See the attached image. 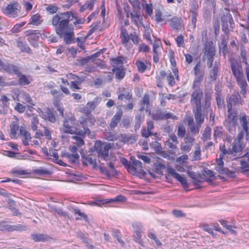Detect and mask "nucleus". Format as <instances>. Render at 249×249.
Segmentation results:
<instances>
[{
    "label": "nucleus",
    "mask_w": 249,
    "mask_h": 249,
    "mask_svg": "<svg viewBox=\"0 0 249 249\" xmlns=\"http://www.w3.org/2000/svg\"><path fill=\"white\" fill-rule=\"evenodd\" d=\"M69 13H61L55 15L52 19V25L54 27L56 34L64 38L67 44L71 43L74 39L73 27L68 26Z\"/></svg>",
    "instance_id": "obj_1"
},
{
    "label": "nucleus",
    "mask_w": 249,
    "mask_h": 249,
    "mask_svg": "<svg viewBox=\"0 0 249 249\" xmlns=\"http://www.w3.org/2000/svg\"><path fill=\"white\" fill-rule=\"evenodd\" d=\"M229 62L232 74L241 89L240 93L244 96L246 93L248 84L243 73L242 65L240 62L232 57L229 59Z\"/></svg>",
    "instance_id": "obj_2"
},
{
    "label": "nucleus",
    "mask_w": 249,
    "mask_h": 249,
    "mask_svg": "<svg viewBox=\"0 0 249 249\" xmlns=\"http://www.w3.org/2000/svg\"><path fill=\"white\" fill-rule=\"evenodd\" d=\"M229 62L232 74L241 89L240 93L244 96L246 93L248 84L243 73L242 65L240 62L232 57L229 59Z\"/></svg>",
    "instance_id": "obj_3"
},
{
    "label": "nucleus",
    "mask_w": 249,
    "mask_h": 249,
    "mask_svg": "<svg viewBox=\"0 0 249 249\" xmlns=\"http://www.w3.org/2000/svg\"><path fill=\"white\" fill-rule=\"evenodd\" d=\"M80 111L85 114V116L80 117L78 120V123L83 128V131L79 132L80 135L82 137H84L86 134H87L89 137H91V132L87 126V124L89 123V126L94 125L95 119L91 114V111L86 106L81 107Z\"/></svg>",
    "instance_id": "obj_4"
},
{
    "label": "nucleus",
    "mask_w": 249,
    "mask_h": 249,
    "mask_svg": "<svg viewBox=\"0 0 249 249\" xmlns=\"http://www.w3.org/2000/svg\"><path fill=\"white\" fill-rule=\"evenodd\" d=\"M227 103V108L228 113V119L232 125L235 126L237 124L235 116L233 114L231 111L233 105H237L241 104V98L237 92H234L231 94H229L226 98Z\"/></svg>",
    "instance_id": "obj_5"
},
{
    "label": "nucleus",
    "mask_w": 249,
    "mask_h": 249,
    "mask_svg": "<svg viewBox=\"0 0 249 249\" xmlns=\"http://www.w3.org/2000/svg\"><path fill=\"white\" fill-rule=\"evenodd\" d=\"M111 147L110 143H104L101 141H96L94 145V148L97 152L98 158L105 160L109 159L108 152Z\"/></svg>",
    "instance_id": "obj_6"
},
{
    "label": "nucleus",
    "mask_w": 249,
    "mask_h": 249,
    "mask_svg": "<svg viewBox=\"0 0 249 249\" xmlns=\"http://www.w3.org/2000/svg\"><path fill=\"white\" fill-rule=\"evenodd\" d=\"M130 161L127 166V170L132 174H140L144 176L146 173L142 169V163L140 160L130 158Z\"/></svg>",
    "instance_id": "obj_7"
},
{
    "label": "nucleus",
    "mask_w": 249,
    "mask_h": 249,
    "mask_svg": "<svg viewBox=\"0 0 249 249\" xmlns=\"http://www.w3.org/2000/svg\"><path fill=\"white\" fill-rule=\"evenodd\" d=\"M191 95L190 103L193 108L202 107L201 99L203 97V90L200 88L194 89Z\"/></svg>",
    "instance_id": "obj_8"
},
{
    "label": "nucleus",
    "mask_w": 249,
    "mask_h": 249,
    "mask_svg": "<svg viewBox=\"0 0 249 249\" xmlns=\"http://www.w3.org/2000/svg\"><path fill=\"white\" fill-rule=\"evenodd\" d=\"M69 149L71 153L64 151L62 153V156L67 158L71 163H76L79 159V155L77 153V146L71 145L69 147Z\"/></svg>",
    "instance_id": "obj_9"
},
{
    "label": "nucleus",
    "mask_w": 249,
    "mask_h": 249,
    "mask_svg": "<svg viewBox=\"0 0 249 249\" xmlns=\"http://www.w3.org/2000/svg\"><path fill=\"white\" fill-rule=\"evenodd\" d=\"M195 142L196 139L194 137L189 133L187 134L184 138L183 142L181 143L180 150L186 153L190 152Z\"/></svg>",
    "instance_id": "obj_10"
},
{
    "label": "nucleus",
    "mask_w": 249,
    "mask_h": 249,
    "mask_svg": "<svg viewBox=\"0 0 249 249\" xmlns=\"http://www.w3.org/2000/svg\"><path fill=\"white\" fill-rule=\"evenodd\" d=\"M120 30L121 31L120 37L121 39V42L123 44H126L130 40L129 31H133L134 29L132 26L126 27L124 26H121Z\"/></svg>",
    "instance_id": "obj_11"
},
{
    "label": "nucleus",
    "mask_w": 249,
    "mask_h": 249,
    "mask_svg": "<svg viewBox=\"0 0 249 249\" xmlns=\"http://www.w3.org/2000/svg\"><path fill=\"white\" fill-rule=\"evenodd\" d=\"M154 128V123L152 121H148L147 122L146 127H143L141 130V134L142 137L145 138H147L150 136L157 137V133H154L152 131Z\"/></svg>",
    "instance_id": "obj_12"
},
{
    "label": "nucleus",
    "mask_w": 249,
    "mask_h": 249,
    "mask_svg": "<svg viewBox=\"0 0 249 249\" xmlns=\"http://www.w3.org/2000/svg\"><path fill=\"white\" fill-rule=\"evenodd\" d=\"M167 173L173 178L177 179L184 187H188L187 180L184 177L177 173L173 168L168 167L167 168Z\"/></svg>",
    "instance_id": "obj_13"
},
{
    "label": "nucleus",
    "mask_w": 249,
    "mask_h": 249,
    "mask_svg": "<svg viewBox=\"0 0 249 249\" xmlns=\"http://www.w3.org/2000/svg\"><path fill=\"white\" fill-rule=\"evenodd\" d=\"M18 136L23 138L22 141L23 145H28L29 144L28 141H30L32 137L30 133L27 131L25 125L23 124V125L20 126Z\"/></svg>",
    "instance_id": "obj_14"
},
{
    "label": "nucleus",
    "mask_w": 249,
    "mask_h": 249,
    "mask_svg": "<svg viewBox=\"0 0 249 249\" xmlns=\"http://www.w3.org/2000/svg\"><path fill=\"white\" fill-rule=\"evenodd\" d=\"M193 111L196 123L201 126L202 124H203L204 122L205 117V114L202 107L193 108Z\"/></svg>",
    "instance_id": "obj_15"
},
{
    "label": "nucleus",
    "mask_w": 249,
    "mask_h": 249,
    "mask_svg": "<svg viewBox=\"0 0 249 249\" xmlns=\"http://www.w3.org/2000/svg\"><path fill=\"white\" fill-rule=\"evenodd\" d=\"M17 100L23 103H28L32 106L35 104L31 98L30 95L24 91H20L17 96Z\"/></svg>",
    "instance_id": "obj_16"
},
{
    "label": "nucleus",
    "mask_w": 249,
    "mask_h": 249,
    "mask_svg": "<svg viewBox=\"0 0 249 249\" xmlns=\"http://www.w3.org/2000/svg\"><path fill=\"white\" fill-rule=\"evenodd\" d=\"M160 77L166 78L169 86L173 87L175 85V75L173 74L170 70L167 71H160Z\"/></svg>",
    "instance_id": "obj_17"
},
{
    "label": "nucleus",
    "mask_w": 249,
    "mask_h": 249,
    "mask_svg": "<svg viewBox=\"0 0 249 249\" xmlns=\"http://www.w3.org/2000/svg\"><path fill=\"white\" fill-rule=\"evenodd\" d=\"M245 147L243 142H239L233 141L231 144V148L230 149V155L235 156L237 153L242 151Z\"/></svg>",
    "instance_id": "obj_18"
},
{
    "label": "nucleus",
    "mask_w": 249,
    "mask_h": 249,
    "mask_svg": "<svg viewBox=\"0 0 249 249\" xmlns=\"http://www.w3.org/2000/svg\"><path fill=\"white\" fill-rule=\"evenodd\" d=\"M40 116L44 119L47 120L51 123H54L56 121V118L52 111L49 108L44 109L40 112Z\"/></svg>",
    "instance_id": "obj_19"
},
{
    "label": "nucleus",
    "mask_w": 249,
    "mask_h": 249,
    "mask_svg": "<svg viewBox=\"0 0 249 249\" xmlns=\"http://www.w3.org/2000/svg\"><path fill=\"white\" fill-rule=\"evenodd\" d=\"M17 77L18 78V83L20 86H25L29 85L32 81L30 76H26L21 73L17 70Z\"/></svg>",
    "instance_id": "obj_20"
},
{
    "label": "nucleus",
    "mask_w": 249,
    "mask_h": 249,
    "mask_svg": "<svg viewBox=\"0 0 249 249\" xmlns=\"http://www.w3.org/2000/svg\"><path fill=\"white\" fill-rule=\"evenodd\" d=\"M65 13H69L68 26H69L70 21L73 19L75 21L73 22V24L75 25V27L77 29L81 28V27L78 25L84 24L85 21V19L84 18H79L78 17L74 16L72 11H67Z\"/></svg>",
    "instance_id": "obj_21"
},
{
    "label": "nucleus",
    "mask_w": 249,
    "mask_h": 249,
    "mask_svg": "<svg viewBox=\"0 0 249 249\" xmlns=\"http://www.w3.org/2000/svg\"><path fill=\"white\" fill-rule=\"evenodd\" d=\"M123 115V111L120 109L116 112L115 114L113 116L109 124L110 129L113 130L118 125L120 122Z\"/></svg>",
    "instance_id": "obj_22"
},
{
    "label": "nucleus",
    "mask_w": 249,
    "mask_h": 249,
    "mask_svg": "<svg viewBox=\"0 0 249 249\" xmlns=\"http://www.w3.org/2000/svg\"><path fill=\"white\" fill-rule=\"evenodd\" d=\"M187 125L189 128L191 133L193 135H196L199 132V130L201 127L199 124H195L194 120L193 118H189L187 121Z\"/></svg>",
    "instance_id": "obj_23"
},
{
    "label": "nucleus",
    "mask_w": 249,
    "mask_h": 249,
    "mask_svg": "<svg viewBox=\"0 0 249 249\" xmlns=\"http://www.w3.org/2000/svg\"><path fill=\"white\" fill-rule=\"evenodd\" d=\"M239 122L247 135L249 134V118L245 114L240 115Z\"/></svg>",
    "instance_id": "obj_24"
},
{
    "label": "nucleus",
    "mask_w": 249,
    "mask_h": 249,
    "mask_svg": "<svg viewBox=\"0 0 249 249\" xmlns=\"http://www.w3.org/2000/svg\"><path fill=\"white\" fill-rule=\"evenodd\" d=\"M178 141L177 137L175 134H171L169 139L165 142V145L169 148L175 149L177 147Z\"/></svg>",
    "instance_id": "obj_25"
},
{
    "label": "nucleus",
    "mask_w": 249,
    "mask_h": 249,
    "mask_svg": "<svg viewBox=\"0 0 249 249\" xmlns=\"http://www.w3.org/2000/svg\"><path fill=\"white\" fill-rule=\"evenodd\" d=\"M169 22L170 26L173 30H178L183 27L181 18L175 17L171 19Z\"/></svg>",
    "instance_id": "obj_26"
},
{
    "label": "nucleus",
    "mask_w": 249,
    "mask_h": 249,
    "mask_svg": "<svg viewBox=\"0 0 249 249\" xmlns=\"http://www.w3.org/2000/svg\"><path fill=\"white\" fill-rule=\"evenodd\" d=\"M130 16L132 22L136 26H138V21L142 17L140 16V8H133V11L130 12Z\"/></svg>",
    "instance_id": "obj_27"
},
{
    "label": "nucleus",
    "mask_w": 249,
    "mask_h": 249,
    "mask_svg": "<svg viewBox=\"0 0 249 249\" xmlns=\"http://www.w3.org/2000/svg\"><path fill=\"white\" fill-rule=\"evenodd\" d=\"M117 94L118 95V99L121 100L124 99L129 100L132 97V95L130 92L124 88L119 89L117 92Z\"/></svg>",
    "instance_id": "obj_28"
},
{
    "label": "nucleus",
    "mask_w": 249,
    "mask_h": 249,
    "mask_svg": "<svg viewBox=\"0 0 249 249\" xmlns=\"http://www.w3.org/2000/svg\"><path fill=\"white\" fill-rule=\"evenodd\" d=\"M0 71H7L11 73L13 71L16 72L15 66L11 64H5L0 59Z\"/></svg>",
    "instance_id": "obj_29"
},
{
    "label": "nucleus",
    "mask_w": 249,
    "mask_h": 249,
    "mask_svg": "<svg viewBox=\"0 0 249 249\" xmlns=\"http://www.w3.org/2000/svg\"><path fill=\"white\" fill-rule=\"evenodd\" d=\"M204 53L208 57H213L214 55V48L213 46V43H208L205 44L204 49Z\"/></svg>",
    "instance_id": "obj_30"
},
{
    "label": "nucleus",
    "mask_w": 249,
    "mask_h": 249,
    "mask_svg": "<svg viewBox=\"0 0 249 249\" xmlns=\"http://www.w3.org/2000/svg\"><path fill=\"white\" fill-rule=\"evenodd\" d=\"M122 141L129 144L134 143L138 139L135 134L123 135L122 136Z\"/></svg>",
    "instance_id": "obj_31"
},
{
    "label": "nucleus",
    "mask_w": 249,
    "mask_h": 249,
    "mask_svg": "<svg viewBox=\"0 0 249 249\" xmlns=\"http://www.w3.org/2000/svg\"><path fill=\"white\" fill-rule=\"evenodd\" d=\"M221 40L219 46L220 49L222 50L223 53L224 54L225 52H226L227 50V46L229 38L228 34L222 35H221Z\"/></svg>",
    "instance_id": "obj_32"
},
{
    "label": "nucleus",
    "mask_w": 249,
    "mask_h": 249,
    "mask_svg": "<svg viewBox=\"0 0 249 249\" xmlns=\"http://www.w3.org/2000/svg\"><path fill=\"white\" fill-rule=\"evenodd\" d=\"M31 237L35 242H44L50 239L48 235L44 234H32Z\"/></svg>",
    "instance_id": "obj_33"
},
{
    "label": "nucleus",
    "mask_w": 249,
    "mask_h": 249,
    "mask_svg": "<svg viewBox=\"0 0 249 249\" xmlns=\"http://www.w3.org/2000/svg\"><path fill=\"white\" fill-rule=\"evenodd\" d=\"M41 16L39 14H32L29 24L38 26L41 23Z\"/></svg>",
    "instance_id": "obj_34"
},
{
    "label": "nucleus",
    "mask_w": 249,
    "mask_h": 249,
    "mask_svg": "<svg viewBox=\"0 0 249 249\" xmlns=\"http://www.w3.org/2000/svg\"><path fill=\"white\" fill-rule=\"evenodd\" d=\"M191 24L188 25L189 31L194 30L196 27L197 13L196 11H191Z\"/></svg>",
    "instance_id": "obj_35"
},
{
    "label": "nucleus",
    "mask_w": 249,
    "mask_h": 249,
    "mask_svg": "<svg viewBox=\"0 0 249 249\" xmlns=\"http://www.w3.org/2000/svg\"><path fill=\"white\" fill-rule=\"evenodd\" d=\"M215 170L220 174H225L226 175L229 176H231V175L233 173L228 168L224 167V165H216L215 167Z\"/></svg>",
    "instance_id": "obj_36"
},
{
    "label": "nucleus",
    "mask_w": 249,
    "mask_h": 249,
    "mask_svg": "<svg viewBox=\"0 0 249 249\" xmlns=\"http://www.w3.org/2000/svg\"><path fill=\"white\" fill-rule=\"evenodd\" d=\"M101 101V99L99 97L95 98L92 101L89 102L87 104V107H88L90 111L93 110L99 105Z\"/></svg>",
    "instance_id": "obj_37"
},
{
    "label": "nucleus",
    "mask_w": 249,
    "mask_h": 249,
    "mask_svg": "<svg viewBox=\"0 0 249 249\" xmlns=\"http://www.w3.org/2000/svg\"><path fill=\"white\" fill-rule=\"evenodd\" d=\"M170 61L171 64V65L172 66V71L174 73L175 76L176 77V78L178 80L179 79V75H178V70L176 67V62L175 60V59L173 56V54H172L171 56L170 57Z\"/></svg>",
    "instance_id": "obj_38"
},
{
    "label": "nucleus",
    "mask_w": 249,
    "mask_h": 249,
    "mask_svg": "<svg viewBox=\"0 0 249 249\" xmlns=\"http://www.w3.org/2000/svg\"><path fill=\"white\" fill-rule=\"evenodd\" d=\"M15 4H8L6 8L3 10L4 14L11 17H14L15 16Z\"/></svg>",
    "instance_id": "obj_39"
},
{
    "label": "nucleus",
    "mask_w": 249,
    "mask_h": 249,
    "mask_svg": "<svg viewBox=\"0 0 249 249\" xmlns=\"http://www.w3.org/2000/svg\"><path fill=\"white\" fill-rule=\"evenodd\" d=\"M145 63L143 61L140 60H137L136 61L135 64L137 66L138 70L139 72L143 73L147 69L148 67V63L147 61H145Z\"/></svg>",
    "instance_id": "obj_40"
},
{
    "label": "nucleus",
    "mask_w": 249,
    "mask_h": 249,
    "mask_svg": "<svg viewBox=\"0 0 249 249\" xmlns=\"http://www.w3.org/2000/svg\"><path fill=\"white\" fill-rule=\"evenodd\" d=\"M211 138V128L207 126L204 130L201 139L203 142L210 140Z\"/></svg>",
    "instance_id": "obj_41"
},
{
    "label": "nucleus",
    "mask_w": 249,
    "mask_h": 249,
    "mask_svg": "<svg viewBox=\"0 0 249 249\" xmlns=\"http://www.w3.org/2000/svg\"><path fill=\"white\" fill-rule=\"evenodd\" d=\"M144 120V115H142V114H137L135 116V124L134 125V130L135 131H136L137 130H138L141 124L143 122Z\"/></svg>",
    "instance_id": "obj_42"
},
{
    "label": "nucleus",
    "mask_w": 249,
    "mask_h": 249,
    "mask_svg": "<svg viewBox=\"0 0 249 249\" xmlns=\"http://www.w3.org/2000/svg\"><path fill=\"white\" fill-rule=\"evenodd\" d=\"M18 46L22 52H25L29 54L32 53V51L25 42L18 41Z\"/></svg>",
    "instance_id": "obj_43"
},
{
    "label": "nucleus",
    "mask_w": 249,
    "mask_h": 249,
    "mask_svg": "<svg viewBox=\"0 0 249 249\" xmlns=\"http://www.w3.org/2000/svg\"><path fill=\"white\" fill-rule=\"evenodd\" d=\"M223 135V131L222 127L216 126L213 131V139L217 142V139H220Z\"/></svg>",
    "instance_id": "obj_44"
},
{
    "label": "nucleus",
    "mask_w": 249,
    "mask_h": 249,
    "mask_svg": "<svg viewBox=\"0 0 249 249\" xmlns=\"http://www.w3.org/2000/svg\"><path fill=\"white\" fill-rule=\"evenodd\" d=\"M153 120L156 121H160L164 120V111L161 110H157L152 114V116Z\"/></svg>",
    "instance_id": "obj_45"
},
{
    "label": "nucleus",
    "mask_w": 249,
    "mask_h": 249,
    "mask_svg": "<svg viewBox=\"0 0 249 249\" xmlns=\"http://www.w3.org/2000/svg\"><path fill=\"white\" fill-rule=\"evenodd\" d=\"M233 19L229 12L227 13L221 17V22H230V28H233Z\"/></svg>",
    "instance_id": "obj_46"
},
{
    "label": "nucleus",
    "mask_w": 249,
    "mask_h": 249,
    "mask_svg": "<svg viewBox=\"0 0 249 249\" xmlns=\"http://www.w3.org/2000/svg\"><path fill=\"white\" fill-rule=\"evenodd\" d=\"M69 209L73 212L75 214H77L81 217H83V218L86 221H88V216L84 213H82L80 211V210L78 208H74L71 206L69 207Z\"/></svg>",
    "instance_id": "obj_47"
},
{
    "label": "nucleus",
    "mask_w": 249,
    "mask_h": 249,
    "mask_svg": "<svg viewBox=\"0 0 249 249\" xmlns=\"http://www.w3.org/2000/svg\"><path fill=\"white\" fill-rule=\"evenodd\" d=\"M219 72V65L215 64L213 69L210 71V76L211 79L215 80Z\"/></svg>",
    "instance_id": "obj_48"
},
{
    "label": "nucleus",
    "mask_w": 249,
    "mask_h": 249,
    "mask_svg": "<svg viewBox=\"0 0 249 249\" xmlns=\"http://www.w3.org/2000/svg\"><path fill=\"white\" fill-rule=\"evenodd\" d=\"M60 130L64 133H69L71 134H77L81 136L79 133V132H81V131L77 132V130H78V129L72 126L67 127V128H60Z\"/></svg>",
    "instance_id": "obj_49"
},
{
    "label": "nucleus",
    "mask_w": 249,
    "mask_h": 249,
    "mask_svg": "<svg viewBox=\"0 0 249 249\" xmlns=\"http://www.w3.org/2000/svg\"><path fill=\"white\" fill-rule=\"evenodd\" d=\"M113 71L116 73V77L119 79H122L125 75V71L119 67L114 68Z\"/></svg>",
    "instance_id": "obj_50"
},
{
    "label": "nucleus",
    "mask_w": 249,
    "mask_h": 249,
    "mask_svg": "<svg viewBox=\"0 0 249 249\" xmlns=\"http://www.w3.org/2000/svg\"><path fill=\"white\" fill-rule=\"evenodd\" d=\"M203 78V75H196V78L194 81L192 88L193 89H195L196 88H199V85L200 83L202 82Z\"/></svg>",
    "instance_id": "obj_51"
},
{
    "label": "nucleus",
    "mask_w": 249,
    "mask_h": 249,
    "mask_svg": "<svg viewBox=\"0 0 249 249\" xmlns=\"http://www.w3.org/2000/svg\"><path fill=\"white\" fill-rule=\"evenodd\" d=\"M193 158L194 160H198L201 159V149L199 144L195 146V150L193 154Z\"/></svg>",
    "instance_id": "obj_52"
},
{
    "label": "nucleus",
    "mask_w": 249,
    "mask_h": 249,
    "mask_svg": "<svg viewBox=\"0 0 249 249\" xmlns=\"http://www.w3.org/2000/svg\"><path fill=\"white\" fill-rule=\"evenodd\" d=\"M130 37L133 43L135 44H138L140 41L137 33L135 30L133 31L130 32Z\"/></svg>",
    "instance_id": "obj_53"
},
{
    "label": "nucleus",
    "mask_w": 249,
    "mask_h": 249,
    "mask_svg": "<svg viewBox=\"0 0 249 249\" xmlns=\"http://www.w3.org/2000/svg\"><path fill=\"white\" fill-rule=\"evenodd\" d=\"M147 236L149 238L153 239L156 243V245L158 247H160L161 245V243L159 240L156 234L152 231H149L147 233Z\"/></svg>",
    "instance_id": "obj_54"
},
{
    "label": "nucleus",
    "mask_w": 249,
    "mask_h": 249,
    "mask_svg": "<svg viewBox=\"0 0 249 249\" xmlns=\"http://www.w3.org/2000/svg\"><path fill=\"white\" fill-rule=\"evenodd\" d=\"M199 227L203 229L204 231H207L212 235H213L214 233L213 231L212 224L209 225L206 223H201L200 224Z\"/></svg>",
    "instance_id": "obj_55"
},
{
    "label": "nucleus",
    "mask_w": 249,
    "mask_h": 249,
    "mask_svg": "<svg viewBox=\"0 0 249 249\" xmlns=\"http://www.w3.org/2000/svg\"><path fill=\"white\" fill-rule=\"evenodd\" d=\"M33 174L35 175H49L51 174V172L45 169L42 168H40L39 169H34L32 171Z\"/></svg>",
    "instance_id": "obj_56"
},
{
    "label": "nucleus",
    "mask_w": 249,
    "mask_h": 249,
    "mask_svg": "<svg viewBox=\"0 0 249 249\" xmlns=\"http://www.w3.org/2000/svg\"><path fill=\"white\" fill-rule=\"evenodd\" d=\"M194 74L196 75H204V71L201 69L200 62H198L193 68Z\"/></svg>",
    "instance_id": "obj_57"
},
{
    "label": "nucleus",
    "mask_w": 249,
    "mask_h": 249,
    "mask_svg": "<svg viewBox=\"0 0 249 249\" xmlns=\"http://www.w3.org/2000/svg\"><path fill=\"white\" fill-rule=\"evenodd\" d=\"M186 130L185 127L183 124H180L178 126L177 135L179 138H184L185 136Z\"/></svg>",
    "instance_id": "obj_58"
},
{
    "label": "nucleus",
    "mask_w": 249,
    "mask_h": 249,
    "mask_svg": "<svg viewBox=\"0 0 249 249\" xmlns=\"http://www.w3.org/2000/svg\"><path fill=\"white\" fill-rule=\"evenodd\" d=\"M151 32V30L149 25H146V27H144V37L147 40H149L150 43H152V40L150 36Z\"/></svg>",
    "instance_id": "obj_59"
},
{
    "label": "nucleus",
    "mask_w": 249,
    "mask_h": 249,
    "mask_svg": "<svg viewBox=\"0 0 249 249\" xmlns=\"http://www.w3.org/2000/svg\"><path fill=\"white\" fill-rule=\"evenodd\" d=\"M126 200V198L125 196L122 195H118L114 199H109L107 202V203H113L115 202H124Z\"/></svg>",
    "instance_id": "obj_60"
},
{
    "label": "nucleus",
    "mask_w": 249,
    "mask_h": 249,
    "mask_svg": "<svg viewBox=\"0 0 249 249\" xmlns=\"http://www.w3.org/2000/svg\"><path fill=\"white\" fill-rule=\"evenodd\" d=\"M0 229L3 231H11L15 230V227L14 226L9 225L6 223H4L0 225Z\"/></svg>",
    "instance_id": "obj_61"
},
{
    "label": "nucleus",
    "mask_w": 249,
    "mask_h": 249,
    "mask_svg": "<svg viewBox=\"0 0 249 249\" xmlns=\"http://www.w3.org/2000/svg\"><path fill=\"white\" fill-rule=\"evenodd\" d=\"M112 67L117 68V66H121L123 64V61L120 57L111 58L110 59Z\"/></svg>",
    "instance_id": "obj_62"
},
{
    "label": "nucleus",
    "mask_w": 249,
    "mask_h": 249,
    "mask_svg": "<svg viewBox=\"0 0 249 249\" xmlns=\"http://www.w3.org/2000/svg\"><path fill=\"white\" fill-rule=\"evenodd\" d=\"M112 235L115 237L118 241L121 244L122 246H124V242L120 238L121 233L119 231L115 230L112 231Z\"/></svg>",
    "instance_id": "obj_63"
},
{
    "label": "nucleus",
    "mask_w": 249,
    "mask_h": 249,
    "mask_svg": "<svg viewBox=\"0 0 249 249\" xmlns=\"http://www.w3.org/2000/svg\"><path fill=\"white\" fill-rule=\"evenodd\" d=\"M143 9L145 11V12L149 16L152 15L153 13L152 5L151 3L148 4L146 2L144 4H142Z\"/></svg>",
    "instance_id": "obj_64"
}]
</instances>
